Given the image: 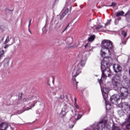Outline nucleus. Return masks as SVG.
Returning a JSON list of instances; mask_svg holds the SVG:
<instances>
[{
  "instance_id": "46",
  "label": "nucleus",
  "mask_w": 130,
  "mask_h": 130,
  "mask_svg": "<svg viewBox=\"0 0 130 130\" xmlns=\"http://www.w3.org/2000/svg\"><path fill=\"white\" fill-rule=\"evenodd\" d=\"M91 50H91V49H90V50H89V51H91Z\"/></svg>"
},
{
  "instance_id": "16",
  "label": "nucleus",
  "mask_w": 130,
  "mask_h": 130,
  "mask_svg": "<svg viewBox=\"0 0 130 130\" xmlns=\"http://www.w3.org/2000/svg\"><path fill=\"white\" fill-rule=\"evenodd\" d=\"M5 57V50H2V51H0V61H1L2 59ZM3 64V62L0 63V68L2 67Z\"/></svg>"
},
{
  "instance_id": "4",
  "label": "nucleus",
  "mask_w": 130,
  "mask_h": 130,
  "mask_svg": "<svg viewBox=\"0 0 130 130\" xmlns=\"http://www.w3.org/2000/svg\"><path fill=\"white\" fill-rule=\"evenodd\" d=\"M111 127L105 122H100L93 124L92 130H110Z\"/></svg>"
},
{
  "instance_id": "38",
  "label": "nucleus",
  "mask_w": 130,
  "mask_h": 130,
  "mask_svg": "<svg viewBox=\"0 0 130 130\" xmlns=\"http://www.w3.org/2000/svg\"><path fill=\"white\" fill-rule=\"evenodd\" d=\"M9 46H10V45H9L8 44H6L5 45V46L4 47L5 49H7V48H8V47H9Z\"/></svg>"
},
{
  "instance_id": "18",
  "label": "nucleus",
  "mask_w": 130,
  "mask_h": 130,
  "mask_svg": "<svg viewBox=\"0 0 130 130\" xmlns=\"http://www.w3.org/2000/svg\"><path fill=\"white\" fill-rule=\"evenodd\" d=\"M109 92V89L108 88H107L106 87H104L103 88V93L106 95V96H107V94H108Z\"/></svg>"
},
{
  "instance_id": "5",
  "label": "nucleus",
  "mask_w": 130,
  "mask_h": 130,
  "mask_svg": "<svg viewBox=\"0 0 130 130\" xmlns=\"http://www.w3.org/2000/svg\"><path fill=\"white\" fill-rule=\"evenodd\" d=\"M118 107L122 108L121 111L118 112V114L119 116H122L124 115L125 113H127L128 110H129V108L128 107V104L127 103H121L117 105Z\"/></svg>"
},
{
  "instance_id": "17",
  "label": "nucleus",
  "mask_w": 130,
  "mask_h": 130,
  "mask_svg": "<svg viewBox=\"0 0 130 130\" xmlns=\"http://www.w3.org/2000/svg\"><path fill=\"white\" fill-rule=\"evenodd\" d=\"M112 84L113 88L115 89H118V87H119V83H118V82L113 80L112 81Z\"/></svg>"
},
{
  "instance_id": "43",
  "label": "nucleus",
  "mask_w": 130,
  "mask_h": 130,
  "mask_svg": "<svg viewBox=\"0 0 130 130\" xmlns=\"http://www.w3.org/2000/svg\"><path fill=\"white\" fill-rule=\"evenodd\" d=\"M44 29H45V26L43 28L42 30L43 31V30H44Z\"/></svg>"
},
{
  "instance_id": "7",
  "label": "nucleus",
  "mask_w": 130,
  "mask_h": 130,
  "mask_svg": "<svg viewBox=\"0 0 130 130\" xmlns=\"http://www.w3.org/2000/svg\"><path fill=\"white\" fill-rule=\"evenodd\" d=\"M35 106V104L33 105L32 104L29 103L25 107L24 110L23 111H18L17 113V114H21V113H23V112H24V111L30 110V109H31V108Z\"/></svg>"
},
{
  "instance_id": "41",
  "label": "nucleus",
  "mask_w": 130,
  "mask_h": 130,
  "mask_svg": "<svg viewBox=\"0 0 130 130\" xmlns=\"http://www.w3.org/2000/svg\"><path fill=\"white\" fill-rule=\"evenodd\" d=\"M28 31L29 32V33H30V34H32V32L31 31V30H30V28H28Z\"/></svg>"
},
{
  "instance_id": "3",
  "label": "nucleus",
  "mask_w": 130,
  "mask_h": 130,
  "mask_svg": "<svg viewBox=\"0 0 130 130\" xmlns=\"http://www.w3.org/2000/svg\"><path fill=\"white\" fill-rule=\"evenodd\" d=\"M85 64H86V60H81L79 63L75 66V68L73 70L72 73V81H73L74 84H76V86H78V83L79 82H77V80H76L75 78L77 76H79V74H80V70H82V69H83V67H84V66H85Z\"/></svg>"
},
{
  "instance_id": "2",
  "label": "nucleus",
  "mask_w": 130,
  "mask_h": 130,
  "mask_svg": "<svg viewBox=\"0 0 130 130\" xmlns=\"http://www.w3.org/2000/svg\"><path fill=\"white\" fill-rule=\"evenodd\" d=\"M101 69L102 70V77L101 79H98L99 82L103 81V80H106V78L110 77L111 76V71L110 68L108 67V63L106 61H102L101 63Z\"/></svg>"
},
{
  "instance_id": "1",
  "label": "nucleus",
  "mask_w": 130,
  "mask_h": 130,
  "mask_svg": "<svg viewBox=\"0 0 130 130\" xmlns=\"http://www.w3.org/2000/svg\"><path fill=\"white\" fill-rule=\"evenodd\" d=\"M101 55L103 57L105 56V54L108 53L109 55H111V50L113 49L112 42L108 40H105L101 44Z\"/></svg>"
},
{
  "instance_id": "40",
  "label": "nucleus",
  "mask_w": 130,
  "mask_h": 130,
  "mask_svg": "<svg viewBox=\"0 0 130 130\" xmlns=\"http://www.w3.org/2000/svg\"><path fill=\"white\" fill-rule=\"evenodd\" d=\"M4 39H5L4 37H2V39L1 40V42H3V41H4Z\"/></svg>"
},
{
  "instance_id": "29",
  "label": "nucleus",
  "mask_w": 130,
  "mask_h": 130,
  "mask_svg": "<svg viewBox=\"0 0 130 130\" xmlns=\"http://www.w3.org/2000/svg\"><path fill=\"white\" fill-rule=\"evenodd\" d=\"M103 96L104 99H105V100H106V99H107V97H108V94H107V96H106V95H105V93H103Z\"/></svg>"
},
{
  "instance_id": "14",
  "label": "nucleus",
  "mask_w": 130,
  "mask_h": 130,
  "mask_svg": "<svg viewBox=\"0 0 130 130\" xmlns=\"http://www.w3.org/2000/svg\"><path fill=\"white\" fill-rule=\"evenodd\" d=\"M11 58L10 57H7L4 59V68H8L9 67V64H10V60Z\"/></svg>"
},
{
  "instance_id": "47",
  "label": "nucleus",
  "mask_w": 130,
  "mask_h": 130,
  "mask_svg": "<svg viewBox=\"0 0 130 130\" xmlns=\"http://www.w3.org/2000/svg\"><path fill=\"white\" fill-rule=\"evenodd\" d=\"M129 83H130V80H129Z\"/></svg>"
},
{
  "instance_id": "27",
  "label": "nucleus",
  "mask_w": 130,
  "mask_h": 130,
  "mask_svg": "<svg viewBox=\"0 0 130 130\" xmlns=\"http://www.w3.org/2000/svg\"><path fill=\"white\" fill-rule=\"evenodd\" d=\"M68 13H69V9H66L62 13L63 16H66Z\"/></svg>"
},
{
  "instance_id": "12",
  "label": "nucleus",
  "mask_w": 130,
  "mask_h": 130,
  "mask_svg": "<svg viewBox=\"0 0 130 130\" xmlns=\"http://www.w3.org/2000/svg\"><path fill=\"white\" fill-rule=\"evenodd\" d=\"M9 125L6 122H2L0 124V130H7Z\"/></svg>"
},
{
  "instance_id": "31",
  "label": "nucleus",
  "mask_w": 130,
  "mask_h": 130,
  "mask_svg": "<svg viewBox=\"0 0 130 130\" xmlns=\"http://www.w3.org/2000/svg\"><path fill=\"white\" fill-rule=\"evenodd\" d=\"M116 6V3L113 2L111 5H109L110 7H115Z\"/></svg>"
},
{
  "instance_id": "33",
  "label": "nucleus",
  "mask_w": 130,
  "mask_h": 130,
  "mask_svg": "<svg viewBox=\"0 0 130 130\" xmlns=\"http://www.w3.org/2000/svg\"><path fill=\"white\" fill-rule=\"evenodd\" d=\"M122 44H123V45L126 44V41L125 40H122Z\"/></svg>"
},
{
  "instance_id": "36",
  "label": "nucleus",
  "mask_w": 130,
  "mask_h": 130,
  "mask_svg": "<svg viewBox=\"0 0 130 130\" xmlns=\"http://www.w3.org/2000/svg\"><path fill=\"white\" fill-rule=\"evenodd\" d=\"M32 21V20H30L29 22H28V28H30V25H31V22Z\"/></svg>"
},
{
  "instance_id": "19",
  "label": "nucleus",
  "mask_w": 130,
  "mask_h": 130,
  "mask_svg": "<svg viewBox=\"0 0 130 130\" xmlns=\"http://www.w3.org/2000/svg\"><path fill=\"white\" fill-rule=\"evenodd\" d=\"M124 14V12L122 11H119L116 13V17H120V16H123Z\"/></svg>"
},
{
  "instance_id": "42",
  "label": "nucleus",
  "mask_w": 130,
  "mask_h": 130,
  "mask_svg": "<svg viewBox=\"0 0 130 130\" xmlns=\"http://www.w3.org/2000/svg\"><path fill=\"white\" fill-rule=\"evenodd\" d=\"M69 26H70V24H69V25L67 26V27L65 28V30H67V29L68 27H69Z\"/></svg>"
},
{
  "instance_id": "35",
  "label": "nucleus",
  "mask_w": 130,
  "mask_h": 130,
  "mask_svg": "<svg viewBox=\"0 0 130 130\" xmlns=\"http://www.w3.org/2000/svg\"><path fill=\"white\" fill-rule=\"evenodd\" d=\"M111 22V19L108 20V22L105 24L106 26H107L108 25H109V23Z\"/></svg>"
},
{
  "instance_id": "24",
  "label": "nucleus",
  "mask_w": 130,
  "mask_h": 130,
  "mask_svg": "<svg viewBox=\"0 0 130 130\" xmlns=\"http://www.w3.org/2000/svg\"><path fill=\"white\" fill-rule=\"evenodd\" d=\"M102 28H103L102 25H99L98 27H93V29H95V30H100Z\"/></svg>"
},
{
  "instance_id": "45",
  "label": "nucleus",
  "mask_w": 130,
  "mask_h": 130,
  "mask_svg": "<svg viewBox=\"0 0 130 130\" xmlns=\"http://www.w3.org/2000/svg\"><path fill=\"white\" fill-rule=\"evenodd\" d=\"M12 44H14V42L12 43V44H11V45H12Z\"/></svg>"
},
{
  "instance_id": "13",
  "label": "nucleus",
  "mask_w": 130,
  "mask_h": 130,
  "mask_svg": "<svg viewBox=\"0 0 130 130\" xmlns=\"http://www.w3.org/2000/svg\"><path fill=\"white\" fill-rule=\"evenodd\" d=\"M113 69L115 73H119V72L121 71V67L118 64H115L113 66Z\"/></svg>"
},
{
  "instance_id": "28",
  "label": "nucleus",
  "mask_w": 130,
  "mask_h": 130,
  "mask_svg": "<svg viewBox=\"0 0 130 130\" xmlns=\"http://www.w3.org/2000/svg\"><path fill=\"white\" fill-rule=\"evenodd\" d=\"M120 20H121V17H119L118 18L115 19V25H117V24L118 23V21H120Z\"/></svg>"
},
{
  "instance_id": "25",
  "label": "nucleus",
  "mask_w": 130,
  "mask_h": 130,
  "mask_svg": "<svg viewBox=\"0 0 130 130\" xmlns=\"http://www.w3.org/2000/svg\"><path fill=\"white\" fill-rule=\"evenodd\" d=\"M125 17H126L127 18H130V10H128L126 14H125Z\"/></svg>"
},
{
  "instance_id": "9",
  "label": "nucleus",
  "mask_w": 130,
  "mask_h": 130,
  "mask_svg": "<svg viewBox=\"0 0 130 130\" xmlns=\"http://www.w3.org/2000/svg\"><path fill=\"white\" fill-rule=\"evenodd\" d=\"M119 95L114 94L111 97L110 100L111 101L112 103L114 104L116 103L117 101H119Z\"/></svg>"
},
{
  "instance_id": "26",
  "label": "nucleus",
  "mask_w": 130,
  "mask_h": 130,
  "mask_svg": "<svg viewBox=\"0 0 130 130\" xmlns=\"http://www.w3.org/2000/svg\"><path fill=\"white\" fill-rule=\"evenodd\" d=\"M9 42H10V38L9 37V36H8L6 39V41L4 42V44H7L9 43Z\"/></svg>"
},
{
  "instance_id": "32",
  "label": "nucleus",
  "mask_w": 130,
  "mask_h": 130,
  "mask_svg": "<svg viewBox=\"0 0 130 130\" xmlns=\"http://www.w3.org/2000/svg\"><path fill=\"white\" fill-rule=\"evenodd\" d=\"M126 129H130V123H129L127 125H126Z\"/></svg>"
},
{
  "instance_id": "21",
  "label": "nucleus",
  "mask_w": 130,
  "mask_h": 130,
  "mask_svg": "<svg viewBox=\"0 0 130 130\" xmlns=\"http://www.w3.org/2000/svg\"><path fill=\"white\" fill-rule=\"evenodd\" d=\"M112 130H120V129L119 128V127L117 126V125L114 124L113 125Z\"/></svg>"
},
{
  "instance_id": "23",
  "label": "nucleus",
  "mask_w": 130,
  "mask_h": 130,
  "mask_svg": "<svg viewBox=\"0 0 130 130\" xmlns=\"http://www.w3.org/2000/svg\"><path fill=\"white\" fill-rule=\"evenodd\" d=\"M111 105H110V104H106V109H107V110H110V109H111Z\"/></svg>"
},
{
  "instance_id": "22",
  "label": "nucleus",
  "mask_w": 130,
  "mask_h": 130,
  "mask_svg": "<svg viewBox=\"0 0 130 130\" xmlns=\"http://www.w3.org/2000/svg\"><path fill=\"white\" fill-rule=\"evenodd\" d=\"M95 35H93L90 36L89 38H88V41L91 42V41H93V40H94V39H95Z\"/></svg>"
},
{
  "instance_id": "10",
  "label": "nucleus",
  "mask_w": 130,
  "mask_h": 130,
  "mask_svg": "<svg viewBox=\"0 0 130 130\" xmlns=\"http://www.w3.org/2000/svg\"><path fill=\"white\" fill-rule=\"evenodd\" d=\"M66 43L67 45H68V47H75V46H73V38L69 37L66 40Z\"/></svg>"
},
{
  "instance_id": "44",
  "label": "nucleus",
  "mask_w": 130,
  "mask_h": 130,
  "mask_svg": "<svg viewBox=\"0 0 130 130\" xmlns=\"http://www.w3.org/2000/svg\"><path fill=\"white\" fill-rule=\"evenodd\" d=\"M75 102H77V99L76 98H75Z\"/></svg>"
},
{
  "instance_id": "11",
  "label": "nucleus",
  "mask_w": 130,
  "mask_h": 130,
  "mask_svg": "<svg viewBox=\"0 0 130 130\" xmlns=\"http://www.w3.org/2000/svg\"><path fill=\"white\" fill-rule=\"evenodd\" d=\"M37 97L33 95H29L26 98H25L24 99H23V100H22V102H28V101H30V100H33V99H37Z\"/></svg>"
},
{
  "instance_id": "20",
  "label": "nucleus",
  "mask_w": 130,
  "mask_h": 130,
  "mask_svg": "<svg viewBox=\"0 0 130 130\" xmlns=\"http://www.w3.org/2000/svg\"><path fill=\"white\" fill-rule=\"evenodd\" d=\"M122 38H125L126 37V32H125L124 30H122L121 32Z\"/></svg>"
},
{
  "instance_id": "37",
  "label": "nucleus",
  "mask_w": 130,
  "mask_h": 130,
  "mask_svg": "<svg viewBox=\"0 0 130 130\" xmlns=\"http://www.w3.org/2000/svg\"><path fill=\"white\" fill-rule=\"evenodd\" d=\"M90 46V44L87 43V44H86L84 46L85 48H87V47H88V46Z\"/></svg>"
},
{
  "instance_id": "15",
  "label": "nucleus",
  "mask_w": 130,
  "mask_h": 130,
  "mask_svg": "<svg viewBox=\"0 0 130 130\" xmlns=\"http://www.w3.org/2000/svg\"><path fill=\"white\" fill-rule=\"evenodd\" d=\"M75 112H76V114L74 116L75 119H76V120H79V119H81V118L82 117V116H83V115L80 114H77V113H79L80 112L77 110H75Z\"/></svg>"
},
{
  "instance_id": "30",
  "label": "nucleus",
  "mask_w": 130,
  "mask_h": 130,
  "mask_svg": "<svg viewBox=\"0 0 130 130\" xmlns=\"http://www.w3.org/2000/svg\"><path fill=\"white\" fill-rule=\"evenodd\" d=\"M74 105L77 109H80V107H79V105H78V104H77V102H75Z\"/></svg>"
},
{
  "instance_id": "39",
  "label": "nucleus",
  "mask_w": 130,
  "mask_h": 130,
  "mask_svg": "<svg viewBox=\"0 0 130 130\" xmlns=\"http://www.w3.org/2000/svg\"><path fill=\"white\" fill-rule=\"evenodd\" d=\"M127 122H129V123H130V113H129V117L127 119Z\"/></svg>"
},
{
  "instance_id": "34",
  "label": "nucleus",
  "mask_w": 130,
  "mask_h": 130,
  "mask_svg": "<svg viewBox=\"0 0 130 130\" xmlns=\"http://www.w3.org/2000/svg\"><path fill=\"white\" fill-rule=\"evenodd\" d=\"M65 16H63V14H62L61 15H60V20H62L63 18H64Z\"/></svg>"
},
{
  "instance_id": "6",
  "label": "nucleus",
  "mask_w": 130,
  "mask_h": 130,
  "mask_svg": "<svg viewBox=\"0 0 130 130\" xmlns=\"http://www.w3.org/2000/svg\"><path fill=\"white\" fill-rule=\"evenodd\" d=\"M120 92L121 93V99H126L127 98V95H128V91L127 88L123 87L120 88Z\"/></svg>"
},
{
  "instance_id": "8",
  "label": "nucleus",
  "mask_w": 130,
  "mask_h": 130,
  "mask_svg": "<svg viewBox=\"0 0 130 130\" xmlns=\"http://www.w3.org/2000/svg\"><path fill=\"white\" fill-rule=\"evenodd\" d=\"M68 112H69V106L68 105V104H64L60 114L62 115V116H64Z\"/></svg>"
}]
</instances>
